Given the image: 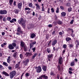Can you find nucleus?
Returning a JSON list of instances; mask_svg holds the SVG:
<instances>
[{
	"instance_id": "1",
	"label": "nucleus",
	"mask_w": 79,
	"mask_h": 79,
	"mask_svg": "<svg viewBox=\"0 0 79 79\" xmlns=\"http://www.w3.org/2000/svg\"><path fill=\"white\" fill-rule=\"evenodd\" d=\"M18 22L19 24H21L23 28L26 27V23L25 22V21L24 20V19H23V18H21L20 20H19L18 21Z\"/></svg>"
},
{
	"instance_id": "2",
	"label": "nucleus",
	"mask_w": 79,
	"mask_h": 79,
	"mask_svg": "<svg viewBox=\"0 0 79 79\" xmlns=\"http://www.w3.org/2000/svg\"><path fill=\"white\" fill-rule=\"evenodd\" d=\"M16 73L15 71H13L11 72L10 73V77L11 79L13 78L14 76L16 75Z\"/></svg>"
},
{
	"instance_id": "3",
	"label": "nucleus",
	"mask_w": 79,
	"mask_h": 79,
	"mask_svg": "<svg viewBox=\"0 0 79 79\" xmlns=\"http://www.w3.org/2000/svg\"><path fill=\"white\" fill-rule=\"evenodd\" d=\"M41 71H42V68H41V67L39 66L37 68L36 72L37 73H40Z\"/></svg>"
},
{
	"instance_id": "4",
	"label": "nucleus",
	"mask_w": 79,
	"mask_h": 79,
	"mask_svg": "<svg viewBox=\"0 0 79 79\" xmlns=\"http://www.w3.org/2000/svg\"><path fill=\"white\" fill-rule=\"evenodd\" d=\"M0 13L1 15H5L7 13V11L6 10H1L0 11Z\"/></svg>"
},
{
	"instance_id": "5",
	"label": "nucleus",
	"mask_w": 79,
	"mask_h": 79,
	"mask_svg": "<svg viewBox=\"0 0 79 79\" xmlns=\"http://www.w3.org/2000/svg\"><path fill=\"white\" fill-rule=\"evenodd\" d=\"M59 63L60 64H62L63 63V58L62 57H60L59 60Z\"/></svg>"
},
{
	"instance_id": "6",
	"label": "nucleus",
	"mask_w": 79,
	"mask_h": 79,
	"mask_svg": "<svg viewBox=\"0 0 79 79\" xmlns=\"http://www.w3.org/2000/svg\"><path fill=\"white\" fill-rule=\"evenodd\" d=\"M29 59L26 60L24 62V64L25 66H26L27 64H28V63H29Z\"/></svg>"
},
{
	"instance_id": "7",
	"label": "nucleus",
	"mask_w": 79,
	"mask_h": 79,
	"mask_svg": "<svg viewBox=\"0 0 79 79\" xmlns=\"http://www.w3.org/2000/svg\"><path fill=\"white\" fill-rule=\"evenodd\" d=\"M22 4L21 3H20L18 4V6L19 9H21V7L22 6Z\"/></svg>"
},
{
	"instance_id": "8",
	"label": "nucleus",
	"mask_w": 79,
	"mask_h": 79,
	"mask_svg": "<svg viewBox=\"0 0 79 79\" xmlns=\"http://www.w3.org/2000/svg\"><path fill=\"white\" fill-rule=\"evenodd\" d=\"M57 43V40H55L54 41L52 42V45H55V44H56Z\"/></svg>"
},
{
	"instance_id": "9",
	"label": "nucleus",
	"mask_w": 79,
	"mask_h": 79,
	"mask_svg": "<svg viewBox=\"0 0 79 79\" xmlns=\"http://www.w3.org/2000/svg\"><path fill=\"white\" fill-rule=\"evenodd\" d=\"M9 49H10L11 50H13L14 48V47L12 46V44H10L9 45Z\"/></svg>"
},
{
	"instance_id": "10",
	"label": "nucleus",
	"mask_w": 79,
	"mask_h": 79,
	"mask_svg": "<svg viewBox=\"0 0 79 79\" xmlns=\"http://www.w3.org/2000/svg\"><path fill=\"white\" fill-rule=\"evenodd\" d=\"M26 55L27 56H31V55H32V53L27 52L26 53Z\"/></svg>"
},
{
	"instance_id": "11",
	"label": "nucleus",
	"mask_w": 79,
	"mask_h": 79,
	"mask_svg": "<svg viewBox=\"0 0 79 79\" xmlns=\"http://www.w3.org/2000/svg\"><path fill=\"white\" fill-rule=\"evenodd\" d=\"M42 69L44 70V71H47V66H43L42 67Z\"/></svg>"
},
{
	"instance_id": "12",
	"label": "nucleus",
	"mask_w": 79,
	"mask_h": 79,
	"mask_svg": "<svg viewBox=\"0 0 79 79\" xmlns=\"http://www.w3.org/2000/svg\"><path fill=\"white\" fill-rule=\"evenodd\" d=\"M35 37V34L33 33L31 34V38L32 39H33V38H34V37Z\"/></svg>"
},
{
	"instance_id": "13",
	"label": "nucleus",
	"mask_w": 79,
	"mask_h": 79,
	"mask_svg": "<svg viewBox=\"0 0 79 79\" xmlns=\"http://www.w3.org/2000/svg\"><path fill=\"white\" fill-rule=\"evenodd\" d=\"M21 45L22 47H23L25 45V43L23 42H21Z\"/></svg>"
},
{
	"instance_id": "14",
	"label": "nucleus",
	"mask_w": 79,
	"mask_h": 79,
	"mask_svg": "<svg viewBox=\"0 0 79 79\" xmlns=\"http://www.w3.org/2000/svg\"><path fill=\"white\" fill-rule=\"evenodd\" d=\"M35 5L36 6V8L37 9H40V6L39 4H36Z\"/></svg>"
},
{
	"instance_id": "15",
	"label": "nucleus",
	"mask_w": 79,
	"mask_h": 79,
	"mask_svg": "<svg viewBox=\"0 0 79 79\" xmlns=\"http://www.w3.org/2000/svg\"><path fill=\"white\" fill-rule=\"evenodd\" d=\"M62 16H66V13L63 12L61 13Z\"/></svg>"
},
{
	"instance_id": "16",
	"label": "nucleus",
	"mask_w": 79,
	"mask_h": 79,
	"mask_svg": "<svg viewBox=\"0 0 79 79\" xmlns=\"http://www.w3.org/2000/svg\"><path fill=\"white\" fill-rule=\"evenodd\" d=\"M2 73L3 74H4V75L7 76H9V74H8L5 72H3Z\"/></svg>"
},
{
	"instance_id": "17",
	"label": "nucleus",
	"mask_w": 79,
	"mask_h": 79,
	"mask_svg": "<svg viewBox=\"0 0 79 79\" xmlns=\"http://www.w3.org/2000/svg\"><path fill=\"white\" fill-rule=\"evenodd\" d=\"M37 54V53H35L34 54V55L32 57V59H34L35 58V57Z\"/></svg>"
},
{
	"instance_id": "18",
	"label": "nucleus",
	"mask_w": 79,
	"mask_h": 79,
	"mask_svg": "<svg viewBox=\"0 0 79 79\" xmlns=\"http://www.w3.org/2000/svg\"><path fill=\"white\" fill-rule=\"evenodd\" d=\"M13 2V0H10L9 3L10 5H12V4Z\"/></svg>"
},
{
	"instance_id": "19",
	"label": "nucleus",
	"mask_w": 79,
	"mask_h": 79,
	"mask_svg": "<svg viewBox=\"0 0 79 79\" xmlns=\"http://www.w3.org/2000/svg\"><path fill=\"white\" fill-rule=\"evenodd\" d=\"M53 56V55L52 54L48 55V57L49 58H52V57Z\"/></svg>"
},
{
	"instance_id": "20",
	"label": "nucleus",
	"mask_w": 79,
	"mask_h": 79,
	"mask_svg": "<svg viewBox=\"0 0 79 79\" xmlns=\"http://www.w3.org/2000/svg\"><path fill=\"white\" fill-rule=\"evenodd\" d=\"M29 6L31 8H33V5H32V3H30L29 4Z\"/></svg>"
},
{
	"instance_id": "21",
	"label": "nucleus",
	"mask_w": 79,
	"mask_h": 79,
	"mask_svg": "<svg viewBox=\"0 0 79 79\" xmlns=\"http://www.w3.org/2000/svg\"><path fill=\"white\" fill-rule=\"evenodd\" d=\"M71 39L70 38H66V40L67 41H69V40H71Z\"/></svg>"
},
{
	"instance_id": "22",
	"label": "nucleus",
	"mask_w": 79,
	"mask_h": 79,
	"mask_svg": "<svg viewBox=\"0 0 79 79\" xmlns=\"http://www.w3.org/2000/svg\"><path fill=\"white\" fill-rule=\"evenodd\" d=\"M63 47L64 48H67V45L66 44L63 45Z\"/></svg>"
},
{
	"instance_id": "23",
	"label": "nucleus",
	"mask_w": 79,
	"mask_h": 79,
	"mask_svg": "<svg viewBox=\"0 0 79 79\" xmlns=\"http://www.w3.org/2000/svg\"><path fill=\"white\" fill-rule=\"evenodd\" d=\"M16 55H17V53L16 52H15L14 54V56L15 58H16Z\"/></svg>"
},
{
	"instance_id": "24",
	"label": "nucleus",
	"mask_w": 79,
	"mask_h": 79,
	"mask_svg": "<svg viewBox=\"0 0 79 79\" xmlns=\"http://www.w3.org/2000/svg\"><path fill=\"white\" fill-rule=\"evenodd\" d=\"M3 64L4 65H5V66H8V64H7V63L6 62H3Z\"/></svg>"
},
{
	"instance_id": "25",
	"label": "nucleus",
	"mask_w": 79,
	"mask_h": 79,
	"mask_svg": "<svg viewBox=\"0 0 79 79\" xmlns=\"http://www.w3.org/2000/svg\"><path fill=\"white\" fill-rule=\"evenodd\" d=\"M20 31H21V27H19L18 28L17 31L18 32H20Z\"/></svg>"
},
{
	"instance_id": "26",
	"label": "nucleus",
	"mask_w": 79,
	"mask_h": 79,
	"mask_svg": "<svg viewBox=\"0 0 79 79\" xmlns=\"http://www.w3.org/2000/svg\"><path fill=\"white\" fill-rule=\"evenodd\" d=\"M69 47L70 48H72L73 47V44H69Z\"/></svg>"
},
{
	"instance_id": "27",
	"label": "nucleus",
	"mask_w": 79,
	"mask_h": 79,
	"mask_svg": "<svg viewBox=\"0 0 79 79\" xmlns=\"http://www.w3.org/2000/svg\"><path fill=\"white\" fill-rule=\"evenodd\" d=\"M58 24L61 25L62 24V22L60 21H59L58 22Z\"/></svg>"
},
{
	"instance_id": "28",
	"label": "nucleus",
	"mask_w": 79,
	"mask_h": 79,
	"mask_svg": "<svg viewBox=\"0 0 79 79\" xmlns=\"http://www.w3.org/2000/svg\"><path fill=\"white\" fill-rule=\"evenodd\" d=\"M71 66H74V62H72L70 64Z\"/></svg>"
},
{
	"instance_id": "29",
	"label": "nucleus",
	"mask_w": 79,
	"mask_h": 79,
	"mask_svg": "<svg viewBox=\"0 0 79 79\" xmlns=\"http://www.w3.org/2000/svg\"><path fill=\"white\" fill-rule=\"evenodd\" d=\"M47 51L48 52V53H50V50L49 48H47Z\"/></svg>"
},
{
	"instance_id": "30",
	"label": "nucleus",
	"mask_w": 79,
	"mask_h": 79,
	"mask_svg": "<svg viewBox=\"0 0 79 79\" xmlns=\"http://www.w3.org/2000/svg\"><path fill=\"white\" fill-rule=\"evenodd\" d=\"M16 1H14L13 3V5H14V6H16Z\"/></svg>"
},
{
	"instance_id": "31",
	"label": "nucleus",
	"mask_w": 79,
	"mask_h": 79,
	"mask_svg": "<svg viewBox=\"0 0 79 79\" xmlns=\"http://www.w3.org/2000/svg\"><path fill=\"white\" fill-rule=\"evenodd\" d=\"M20 57L21 59H23V54H20Z\"/></svg>"
},
{
	"instance_id": "32",
	"label": "nucleus",
	"mask_w": 79,
	"mask_h": 79,
	"mask_svg": "<svg viewBox=\"0 0 79 79\" xmlns=\"http://www.w3.org/2000/svg\"><path fill=\"white\" fill-rule=\"evenodd\" d=\"M71 10H72V9L71 7H69V9H68V11L69 12H70V11H71Z\"/></svg>"
},
{
	"instance_id": "33",
	"label": "nucleus",
	"mask_w": 79,
	"mask_h": 79,
	"mask_svg": "<svg viewBox=\"0 0 79 79\" xmlns=\"http://www.w3.org/2000/svg\"><path fill=\"white\" fill-rule=\"evenodd\" d=\"M18 67H19V64H16L15 66V68H17Z\"/></svg>"
},
{
	"instance_id": "34",
	"label": "nucleus",
	"mask_w": 79,
	"mask_h": 79,
	"mask_svg": "<svg viewBox=\"0 0 79 79\" xmlns=\"http://www.w3.org/2000/svg\"><path fill=\"white\" fill-rule=\"evenodd\" d=\"M3 21L4 22H5V21H6V17H5L3 18Z\"/></svg>"
},
{
	"instance_id": "35",
	"label": "nucleus",
	"mask_w": 79,
	"mask_h": 79,
	"mask_svg": "<svg viewBox=\"0 0 79 79\" xmlns=\"http://www.w3.org/2000/svg\"><path fill=\"white\" fill-rule=\"evenodd\" d=\"M58 12H59V8H57L56 9V13H58Z\"/></svg>"
},
{
	"instance_id": "36",
	"label": "nucleus",
	"mask_w": 79,
	"mask_h": 79,
	"mask_svg": "<svg viewBox=\"0 0 79 79\" xmlns=\"http://www.w3.org/2000/svg\"><path fill=\"white\" fill-rule=\"evenodd\" d=\"M12 44L13 46V47H15L16 46V43H12Z\"/></svg>"
},
{
	"instance_id": "37",
	"label": "nucleus",
	"mask_w": 79,
	"mask_h": 79,
	"mask_svg": "<svg viewBox=\"0 0 79 79\" xmlns=\"http://www.w3.org/2000/svg\"><path fill=\"white\" fill-rule=\"evenodd\" d=\"M25 76H27H27H30L29 73H27L25 74Z\"/></svg>"
},
{
	"instance_id": "38",
	"label": "nucleus",
	"mask_w": 79,
	"mask_h": 79,
	"mask_svg": "<svg viewBox=\"0 0 79 79\" xmlns=\"http://www.w3.org/2000/svg\"><path fill=\"white\" fill-rule=\"evenodd\" d=\"M11 18V17H7V19L8 20V21H10Z\"/></svg>"
},
{
	"instance_id": "39",
	"label": "nucleus",
	"mask_w": 79,
	"mask_h": 79,
	"mask_svg": "<svg viewBox=\"0 0 79 79\" xmlns=\"http://www.w3.org/2000/svg\"><path fill=\"white\" fill-rule=\"evenodd\" d=\"M51 10L52 13H53V12H54V10H53V8H52L51 9Z\"/></svg>"
},
{
	"instance_id": "40",
	"label": "nucleus",
	"mask_w": 79,
	"mask_h": 79,
	"mask_svg": "<svg viewBox=\"0 0 79 79\" xmlns=\"http://www.w3.org/2000/svg\"><path fill=\"white\" fill-rule=\"evenodd\" d=\"M25 10H31L29 8H27V7H26V8H25Z\"/></svg>"
},
{
	"instance_id": "41",
	"label": "nucleus",
	"mask_w": 79,
	"mask_h": 79,
	"mask_svg": "<svg viewBox=\"0 0 79 79\" xmlns=\"http://www.w3.org/2000/svg\"><path fill=\"white\" fill-rule=\"evenodd\" d=\"M30 48H32V46H33V45H32V43H31L30 44Z\"/></svg>"
},
{
	"instance_id": "42",
	"label": "nucleus",
	"mask_w": 79,
	"mask_h": 79,
	"mask_svg": "<svg viewBox=\"0 0 79 79\" xmlns=\"http://www.w3.org/2000/svg\"><path fill=\"white\" fill-rule=\"evenodd\" d=\"M15 13H17V14L18 13V10H15Z\"/></svg>"
},
{
	"instance_id": "43",
	"label": "nucleus",
	"mask_w": 79,
	"mask_h": 79,
	"mask_svg": "<svg viewBox=\"0 0 79 79\" xmlns=\"http://www.w3.org/2000/svg\"><path fill=\"white\" fill-rule=\"evenodd\" d=\"M32 44L33 45H35L36 44V41H34Z\"/></svg>"
},
{
	"instance_id": "44",
	"label": "nucleus",
	"mask_w": 79,
	"mask_h": 79,
	"mask_svg": "<svg viewBox=\"0 0 79 79\" xmlns=\"http://www.w3.org/2000/svg\"><path fill=\"white\" fill-rule=\"evenodd\" d=\"M48 26L49 27H52V24H49L48 25Z\"/></svg>"
},
{
	"instance_id": "45",
	"label": "nucleus",
	"mask_w": 79,
	"mask_h": 79,
	"mask_svg": "<svg viewBox=\"0 0 79 79\" xmlns=\"http://www.w3.org/2000/svg\"><path fill=\"white\" fill-rule=\"evenodd\" d=\"M70 5V4H69V3H67L66 4V6H69Z\"/></svg>"
},
{
	"instance_id": "46",
	"label": "nucleus",
	"mask_w": 79,
	"mask_h": 79,
	"mask_svg": "<svg viewBox=\"0 0 79 79\" xmlns=\"http://www.w3.org/2000/svg\"><path fill=\"white\" fill-rule=\"evenodd\" d=\"M10 22L11 23H14V21H13V19H12V20L11 21H10Z\"/></svg>"
},
{
	"instance_id": "47",
	"label": "nucleus",
	"mask_w": 79,
	"mask_h": 79,
	"mask_svg": "<svg viewBox=\"0 0 79 79\" xmlns=\"http://www.w3.org/2000/svg\"><path fill=\"white\" fill-rule=\"evenodd\" d=\"M24 50L25 51H27V47L26 46L24 47Z\"/></svg>"
},
{
	"instance_id": "48",
	"label": "nucleus",
	"mask_w": 79,
	"mask_h": 79,
	"mask_svg": "<svg viewBox=\"0 0 79 79\" xmlns=\"http://www.w3.org/2000/svg\"><path fill=\"white\" fill-rule=\"evenodd\" d=\"M60 9H61V10L64 9V7L63 6H60Z\"/></svg>"
},
{
	"instance_id": "49",
	"label": "nucleus",
	"mask_w": 79,
	"mask_h": 79,
	"mask_svg": "<svg viewBox=\"0 0 79 79\" xmlns=\"http://www.w3.org/2000/svg\"><path fill=\"white\" fill-rule=\"evenodd\" d=\"M73 22H74V20H72L70 23V24H72L73 23Z\"/></svg>"
},
{
	"instance_id": "50",
	"label": "nucleus",
	"mask_w": 79,
	"mask_h": 79,
	"mask_svg": "<svg viewBox=\"0 0 79 79\" xmlns=\"http://www.w3.org/2000/svg\"><path fill=\"white\" fill-rule=\"evenodd\" d=\"M59 35H63V33L61 32H59Z\"/></svg>"
},
{
	"instance_id": "51",
	"label": "nucleus",
	"mask_w": 79,
	"mask_h": 79,
	"mask_svg": "<svg viewBox=\"0 0 79 79\" xmlns=\"http://www.w3.org/2000/svg\"><path fill=\"white\" fill-rule=\"evenodd\" d=\"M41 11H44V6H42V8Z\"/></svg>"
},
{
	"instance_id": "52",
	"label": "nucleus",
	"mask_w": 79,
	"mask_h": 79,
	"mask_svg": "<svg viewBox=\"0 0 79 79\" xmlns=\"http://www.w3.org/2000/svg\"><path fill=\"white\" fill-rule=\"evenodd\" d=\"M13 20L14 21V23L15 22H16V19H13Z\"/></svg>"
},
{
	"instance_id": "53",
	"label": "nucleus",
	"mask_w": 79,
	"mask_h": 79,
	"mask_svg": "<svg viewBox=\"0 0 79 79\" xmlns=\"http://www.w3.org/2000/svg\"><path fill=\"white\" fill-rule=\"evenodd\" d=\"M33 50V52H34V51L35 50V48H32Z\"/></svg>"
},
{
	"instance_id": "54",
	"label": "nucleus",
	"mask_w": 79,
	"mask_h": 79,
	"mask_svg": "<svg viewBox=\"0 0 79 79\" xmlns=\"http://www.w3.org/2000/svg\"><path fill=\"white\" fill-rule=\"evenodd\" d=\"M71 35L72 37H74V36H75V35H74V34H73V33Z\"/></svg>"
},
{
	"instance_id": "55",
	"label": "nucleus",
	"mask_w": 79,
	"mask_h": 79,
	"mask_svg": "<svg viewBox=\"0 0 79 79\" xmlns=\"http://www.w3.org/2000/svg\"><path fill=\"white\" fill-rule=\"evenodd\" d=\"M3 18V16L2 15H0V19H1Z\"/></svg>"
},
{
	"instance_id": "56",
	"label": "nucleus",
	"mask_w": 79,
	"mask_h": 79,
	"mask_svg": "<svg viewBox=\"0 0 79 79\" xmlns=\"http://www.w3.org/2000/svg\"><path fill=\"white\" fill-rule=\"evenodd\" d=\"M55 31H54L52 32V35H55Z\"/></svg>"
},
{
	"instance_id": "57",
	"label": "nucleus",
	"mask_w": 79,
	"mask_h": 79,
	"mask_svg": "<svg viewBox=\"0 0 79 79\" xmlns=\"http://www.w3.org/2000/svg\"><path fill=\"white\" fill-rule=\"evenodd\" d=\"M3 44H4V45H7V43H6V42H5L3 43Z\"/></svg>"
},
{
	"instance_id": "58",
	"label": "nucleus",
	"mask_w": 79,
	"mask_h": 79,
	"mask_svg": "<svg viewBox=\"0 0 79 79\" xmlns=\"http://www.w3.org/2000/svg\"><path fill=\"white\" fill-rule=\"evenodd\" d=\"M51 41L49 43L48 45V46H50V44H51Z\"/></svg>"
},
{
	"instance_id": "59",
	"label": "nucleus",
	"mask_w": 79,
	"mask_h": 79,
	"mask_svg": "<svg viewBox=\"0 0 79 79\" xmlns=\"http://www.w3.org/2000/svg\"><path fill=\"white\" fill-rule=\"evenodd\" d=\"M7 62L8 63H10V60H9L8 59H7Z\"/></svg>"
},
{
	"instance_id": "60",
	"label": "nucleus",
	"mask_w": 79,
	"mask_h": 79,
	"mask_svg": "<svg viewBox=\"0 0 79 79\" xmlns=\"http://www.w3.org/2000/svg\"><path fill=\"white\" fill-rule=\"evenodd\" d=\"M8 69H11V67L10 66H9V67H8Z\"/></svg>"
},
{
	"instance_id": "61",
	"label": "nucleus",
	"mask_w": 79,
	"mask_h": 79,
	"mask_svg": "<svg viewBox=\"0 0 79 79\" xmlns=\"http://www.w3.org/2000/svg\"><path fill=\"white\" fill-rule=\"evenodd\" d=\"M10 58H11V57H10V56H9V57H8V59H7V60H10Z\"/></svg>"
},
{
	"instance_id": "62",
	"label": "nucleus",
	"mask_w": 79,
	"mask_h": 79,
	"mask_svg": "<svg viewBox=\"0 0 79 79\" xmlns=\"http://www.w3.org/2000/svg\"><path fill=\"white\" fill-rule=\"evenodd\" d=\"M48 38H49V36H47L46 37V38L47 39H48Z\"/></svg>"
},
{
	"instance_id": "63",
	"label": "nucleus",
	"mask_w": 79,
	"mask_h": 79,
	"mask_svg": "<svg viewBox=\"0 0 79 79\" xmlns=\"http://www.w3.org/2000/svg\"><path fill=\"white\" fill-rule=\"evenodd\" d=\"M5 45H4V44H1V47H4V46Z\"/></svg>"
},
{
	"instance_id": "64",
	"label": "nucleus",
	"mask_w": 79,
	"mask_h": 79,
	"mask_svg": "<svg viewBox=\"0 0 79 79\" xmlns=\"http://www.w3.org/2000/svg\"><path fill=\"white\" fill-rule=\"evenodd\" d=\"M2 35H5V32H3L2 33Z\"/></svg>"
}]
</instances>
